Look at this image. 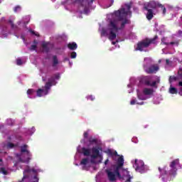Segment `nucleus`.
Listing matches in <instances>:
<instances>
[{
    "mask_svg": "<svg viewBox=\"0 0 182 182\" xmlns=\"http://www.w3.org/2000/svg\"><path fill=\"white\" fill-rule=\"evenodd\" d=\"M84 139H87L89 137V133L87 132H84L83 134Z\"/></svg>",
    "mask_w": 182,
    "mask_h": 182,
    "instance_id": "4c0bfd02",
    "label": "nucleus"
},
{
    "mask_svg": "<svg viewBox=\"0 0 182 182\" xmlns=\"http://www.w3.org/2000/svg\"><path fill=\"white\" fill-rule=\"evenodd\" d=\"M87 99H89L90 100H92V102H93V100H95V96L90 95L87 97Z\"/></svg>",
    "mask_w": 182,
    "mask_h": 182,
    "instance_id": "58836bf2",
    "label": "nucleus"
},
{
    "mask_svg": "<svg viewBox=\"0 0 182 182\" xmlns=\"http://www.w3.org/2000/svg\"><path fill=\"white\" fill-rule=\"evenodd\" d=\"M31 132H32V133H31V134H33V133H35V128H31Z\"/></svg>",
    "mask_w": 182,
    "mask_h": 182,
    "instance_id": "3c124183",
    "label": "nucleus"
},
{
    "mask_svg": "<svg viewBox=\"0 0 182 182\" xmlns=\"http://www.w3.org/2000/svg\"><path fill=\"white\" fill-rule=\"evenodd\" d=\"M178 35H182V31H178Z\"/></svg>",
    "mask_w": 182,
    "mask_h": 182,
    "instance_id": "4d7b16f0",
    "label": "nucleus"
},
{
    "mask_svg": "<svg viewBox=\"0 0 182 182\" xmlns=\"http://www.w3.org/2000/svg\"><path fill=\"white\" fill-rule=\"evenodd\" d=\"M181 18H182V16Z\"/></svg>",
    "mask_w": 182,
    "mask_h": 182,
    "instance_id": "338daca9",
    "label": "nucleus"
},
{
    "mask_svg": "<svg viewBox=\"0 0 182 182\" xmlns=\"http://www.w3.org/2000/svg\"><path fill=\"white\" fill-rule=\"evenodd\" d=\"M78 2H80L82 6H85V8L93 4L90 0H78Z\"/></svg>",
    "mask_w": 182,
    "mask_h": 182,
    "instance_id": "a211bd4d",
    "label": "nucleus"
},
{
    "mask_svg": "<svg viewBox=\"0 0 182 182\" xmlns=\"http://www.w3.org/2000/svg\"><path fill=\"white\" fill-rule=\"evenodd\" d=\"M105 173H107L108 180L110 181H116V174L114 172H112L110 169H107Z\"/></svg>",
    "mask_w": 182,
    "mask_h": 182,
    "instance_id": "4468645a",
    "label": "nucleus"
},
{
    "mask_svg": "<svg viewBox=\"0 0 182 182\" xmlns=\"http://www.w3.org/2000/svg\"><path fill=\"white\" fill-rule=\"evenodd\" d=\"M125 6L127 11L124 8L115 11L113 14V19L109 21V41H114L116 39L117 36L114 32L122 31V29H124L126 25L130 24V20L127 19V15H129L132 6L126 4Z\"/></svg>",
    "mask_w": 182,
    "mask_h": 182,
    "instance_id": "f257e3e1",
    "label": "nucleus"
},
{
    "mask_svg": "<svg viewBox=\"0 0 182 182\" xmlns=\"http://www.w3.org/2000/svg\"><path fill=\"white\" fill-rule=\"evenodd\" d=\"M166 65H168V64L170 63V60L166 59Z\"/></svg>",
    "mask_w": 182,
    "mask_h": 182,
    "instance_id": "603ef678",
    "label": "nucleus"
},
{
    "mask_svg": "<svg viewBox=\"0 0 182 182\" xmlns=\"http://www.w3.org/2000/svg\"><path fill=\"white\" fill-rule=\"evenodd\" d=\"M157 85V81L151 82L150 85L149 86H151V87H156V85Z\"/></svg>",
    "mask_w": 182,
    "mask_h": 182,
    "instance_id": "f704fd0d",
    "label": "nucleus"
},
{
    "mask_svg": "<svg viewBox=\"0 0 182 182\" xmlns=\"http://www.w3.org/2000/svg\"><path fill=\"white\" fill-rule=\"evenodd\" d=\"M36 49V46L33 45L31 46V50H35Z\"/></svg>",
    "mask_w": 182,
    "mask_h": 182,
    "instance_id": "37998d69",
    "label": "nucleus"
},
{
    "mask_svg": "<svg viewBox=\"0 0 182 182\" xmlns=\"http://www.w3.org/2000/svg\"><path fill=\"white\" fill-rule=\"evenodd\" d=\"M180 164V160L175 159L169 164L170 171H167V166L163 168L159 167L158 170L160 173V177L164 182L171 181L177 176V167L176 166Z\"/></svg>",
    "mask_w": 182,
    "mask_h": 182,
    "instance_id": "f03ea898",
    "label": "nucleus"
},
{
    "mask_svg": "<svg viewBox=\"0 0 182 182\" xmlns=\"http://www.w3.org/2000/svg\"><path fill=\"white\" fill-rule=\"evenodd\" d=\"M1 173H2V174H4V176H6V174H8V171H6L5 168H1Z\"/></svg>",
    "mask_w": 182,
    "mask_h": 182,
    "instance_id": "7c9ffc66",
    "label": "nucleus"
},
{
    "mask_svg": "<svg viewBox=\"0 0 182 182\" xmlns=\"http://www.w3.org/2000/svg\"><path fill=\"white\" fill-rule=\"evenodd\" d=\"M130 105H136V100H131Z\"/></svg>",
    "mask_w": 182,
    "mask_h": 182,
    "instance_id": "a18cd8bd",
    "label": "nucleus"
},
{
    "mask_svg": "<svg viewBox=\"0 0 182 182\" xmlns=\"http://www.w3.org/2000/svg\"><path fill=\"white\" fill-rule=\"evenodd\" d=\"M68 48H69L70 50H75V49H77V44L75 42L69 43L68 44Z\"/></svg>",
    "mask_w": 182,
    "mask_h": 182,
    "instance_id": "412c9836",
    "label": "nucleus"
},
{
    "mask_svg": "<svg viewBox=\"0 0 182 182\" xmlns=\"http://www.w3.org/2000/svg\"><path fill=\"white\" fill-rule=\"evenodd\" d=\"M85 146L86 147H82L81 149L82 154L85 157H89L92 156V149H90L91 146L93 144H97V140L95 138L90 137L88 141H85L84 142Z\"/></svg>",
    "mask_w": 182,
    "mask_h": 182,
    "instance_id": "7ed1b4c3",
    "label": "nucleus"
},
{
    "mask_svg": "<svg viewBox=\"0 0 182 182\" xmlns=\"http://www.w3.org/2000/svg\"><path fill=\"white\" fill-rule=\"evenodd\" d=\"M164 45H168V43H164Z\"/></svg>",
    "mask_w": 182,
    "mask_h": 182,
    "instance_id": "13d9d810",
    "label": "nucleus"
},
{
    "mask_svg": "<svg viewBox=\"0 0 182 182\" xmlns=\"http://www.w3.org/2000/svg\"><path fill=\"white\" fill-rule=\"evenodd\" d=\"M154 92V90H153V89L151 88H144L143 90V93L146 96H150V95H153Z\"/></svg>",
    "mask_w": 182,
    "mask_h": 182,
    "instance_id": "6ab92c4d",
    "label": "nucleus"
},
{
    "mask_svg": "<svg viewBox=\"0 0 182 182\" xmlns=\"http://www.w3.org/2000/svg\"><path fill=\"white\" fill-rule=\"evenodd\" d=\"M102 36H105L106 35V30L103 29L101 32Z\"/></svg>",
    "mask_w": 182,
    "mask_h": 182,
    "instance_id": "79ce46f5",
    "label": "nucleus"
},
{
    "mask_svg": "<svg viewBox=\"0 0 182 182\" xmlns=\"http://www.w3.org/2000/svg\"><path fill=\"white\" fill-rule=\"evenodd\" d=\"M9 23H10V25H11V28H15V26L14 25V23H12V21H9Z\"/></svg>",
    "mask_w": 182,
    "mask_h": 182,
    "instance_id": "49530a36",
    "label": "nucleus"
},
{
    "mask_svg": "<svg viewBox=\"0 0 182 182\" xmlns=\"http://www.w3.org/2000/svg\"><path fill=\"white\" fill-rule=\"evenodd\" d=\"M156 9L157 2L154 1H149L148 4H144V9H145V11H147L146 16L148 21H151L153 19V16H154V12L153 11V10Z\"/></svg>",
    "mask_w": 182,
    "mask_h": 182,
    "instance_id": "20e7f679",
    "label": "nucleus"
},
{
    "mask_svg": "<svg viewBox=\"0 0 182 182\" xmlns=\"http://www.w3.org/2000/svg\"><path fill=\"white\" fill-rule=\"evenodd\" d=\"M0 38H6V35L4 34V30H1V33L0 34Z\"/></svg>",
    "mask_w": 182,
    "mask_h": 182,
    "instance_id": "ea45409f",
    "label": "nucleus"
},
{
    "mask_svg": "<svg viewBox=\"0 0 182 182\" xmlns=\"http://www.w3.org/2000/svg\"><path fill=\"white\" fill-rule=\"evenodd\" d=\"M14 122L11 119H6V124H8L9 126H12V124H14Z\"/></svg>",
    "mask_w": 182,
    "mask_h": 182,
    "instance_id": "cd10ccee",
    "label": "nucleus"
},
{
    "mask_svg": "<svg viewBox=\"0 0 182 182\" xmlns=\"http://www.w3.org/2000/svg\"><path fill=\"white\" fill-rule=\"evenodd\" d=\"M100 150H102V149H100V147H96V146H93L91 149V163L92 164H95L96 162L95 161V160H96V159H99L100 157H102V154H100Z\"/></svg>",
    "mask_w": 182,
    "mask_h": 182,
    "instance_id": "6e6552de",
    "label": "nucleus"
},
{
    "mask_svg": "<svg viewBox=\"0 0 182 182\" xmlns=\"http://www.w3.org/2000/svg\"><path fill=\"white\" fill-rule=\"evenodd\" d=\"M6 154V151H0V157L2 156H5ZM2 164V159H0V166Z\"/></svg>",
    "mask_w": 182,
    "mask_h": 182,
    "instance_id": "c756f323",
    "label": "nucleus"
},
{
    "mask_svg": "<svg viewBox=\"0 0 182 182\" xmlns=\"http://www.w3.org/2000/svg\"><path fill=\"white\" fill-rule=\"evenodd\" d=\"M52 62V68H53L55 70H58V65H59V59L58 58V55H53Z\"/></svg>",
    "mask_w": 182,
    "mask_h": 182,
    "instance_id": "2eb2a0df",
    "label": "nucleus"
},
{
    "mask_svg": "<svg viewBox=\"0 0 182 182\" xmlns=\"http://www.w3.org/2000/svg\"><path fill=\"white\" fill-rule=\"evenodd\" d=\"M87 163H89V159H87V158L82 159V161H80L81 166H86Z\"/></svg>",
    "mask_w": 182,
    "mask_h": 182,
    "instance_id": "393cba45",
    "label": "nucleus"
},
{
    "mask_svg": "<svg viewBox=\"0 0 182 182\" xmlns=\"http://www.w3.org/2000/svg\"><path fill=\"white\" fill-rule=\"evenodd\" d=\"M112 3L114 2V0H112Z\"/></svg>",
    "mask_w": 182,
    "mask_h": 182,
    "instance_id": "e2e57ef3",
    "label": "nucleus"
},
{
    "mask_svg": "<svg viewBox=\"0 0 182 182\" xmlns=\"http://www.w3.org/2000/svg\"><path fill=\"white\" fill-rule=\"evenodd\" d=\"M19 157H21V159H28V156L26 155L24 156H22V154H18Z\"/></svg>",
    "mask_w": 182,
    "mask_h": 182,
    "instance_id": "c03bdc74",
    "label": "nucleus"
},
{
    "mask_svg": "<svg viewBox=\"0 0 182 182\" xmlns=\"http://www.w3.org/2000/svg\"><path fill=\"white\" fill-rule=\"evenodd\" d=\"M108 154H109V156H112V157H113V156H117V157H119V154L116 151H112V150H108Z\"/></svg>",
    "mask_w": 182,
    "mask_h": 182,
    "instance_id": "a878e982",
    "label": "nucleus"
},
{
    "mask_svg": "<svg viewBox=\"0 0 182 182\" xmlns=\"http://www.w3.org/2000/svg\"><path fill=\"white\" fill-rule=\"evenodd\" d=\"M157 6L158 8H161L163 15H166V12H167V9H166V7L163 4L159 2H156V8Z\"/></svg>",
    "mask_w": 182,
    "mask_h": 182,
    "instance_id": "aec40b11",
    "label": "nucleus"
},
{
    "mask_svg": "<svg viewBox=\"0 0 182 182\" xmlns=\"http://www.w3.org/2000/svg\"><path fill=\"white\" fill-rule=\"evenodd\" d=\"M27 95L29 99H35V97H36V92L33 89L28 90Z\"/></svg>",
    "mask_w": 182,
    "mask_h": 182,
    "instance_id": "f3484780",
    "label": "nucleus"
},
{
    "mask_svg": "<svg viewBox=\"0 0 182 182\" xmlns=\"http://www.w3.org/2000/svg\"><path fill=\"white\" fill-rule=\"evenodd\" d=\"M176 80H177V77H175V76H171V77H169V82H170V83H171V82H174V81H176Z\"/></svg>",
    "mask_w": 182,
    "mask_h": 182,
    "instance_id": "2f4dec72",
    "label": "nucleus"
},
{
    "mask_svg": "<svg viewBox=\"0 0 182 182\" xmlns=\"http://www.w3.org/2000/svg\"><path fill=\"white\" fill-rule=\"evenodd\" d=\"M23 25H26V23H28L31 21V17L29 16H26L23 18Z\"/></svg>",
    "mask_w": 182,
    "mask_h": 182,
    "instance_id": "b1692460",
    "label": "nucleus"
},
{
    "mask_svg": "<svg viewBox=\"0 0 182 182\" xmlns=\"http://www.w3.org/2000/svg\"><path fill=\"white\" fill-rule=\"evenodd\" d=\"M21 6H16L14 7V12H21Z\"/></svg>",
    "mask_w": 182,
    "mask_h": 182,
    "instance_id": "473e14b6",
    "label": "nucleus"
},
{
    "mask_svg": "<svg viewBox=\"0 0 182 182\" xmlns=\"http://www.w3.org/2000/svg\"><path fill=\"white\" fill-rule=\"evenodd\" d=\"M134 167H135L136 171L141 173V174L146 173V167L144 166V162L143 161L135 159Z\"/></svg>",
    "mask_w": 182,
    "mask_h": 182,
    "instance_id": "9d476101",
    "label": "nucleus"
},
{
    "mask_svg": "<svg viewBox=\"0 0 182 182\" xmlns=\"http://www.w3.org/2000/svg\"><path fill=\"white\" fill-rule=\"evenodd\" d=\"M161 63V60H159V63Z\"/></svg>",
    "mask_w": 182,
    "mask_h": 182,
    "instance_id": "bf43d9fd",
    "label": "nucleus"
},
{
    "mask_svg": "<svg viewBox=\"0 0 182 182\" xmlns=\"http://www.w3.org/2000/svg\"><path fill=\"white\" fill-rule=\"evenodd\" d=\"M118 42H119V41L117 40L116 41H112V45H115Z\"/></svg>",
    "mask_w": 182,
    "mask_h": 182,
    "instance_id": "8fccbe9b",
    "label": "nucleus"
},
{
    "mask_svg": "<svg viewBox=\"0 0 182 182\" xmlns=\"http://www.w3.org/2000/svg\"><path fill=\"white\" fill-rule=\"evenodd\" d=\"M178 86H181V87H182V81H180V82H178Z\"/></svg>",
    "mask_w": 182,
    "mask_h": 182,
    "instance_id": "5fc2aeb1",
    "label": "nucleus"
},
{
    "mask_svg": "<svg viewBox=\"0 0 182 182\" xmlns=\"http://www.w3.org/2000/svg\"><path fill=\"white\" fill-rule=\"evenodd\" d=\"M46 70V68L45 66H43V68L42 67L40 68V75L43 77V82H45L46 80L45 77H43V75H45Z\"/></svg>",
    "mask_w": 182,
    "mask_h": 182,
    "instance_id": "4be33fe9",
    "label": "nucleus"
},
{
    "mask_svg": "<svg viewBox=\"0 0 182 182\" xmlns=\"http://www.w3.org/2000/svg\"><path fill=\"white\" fill-rule=\"evenodd\" d=\"M136 105H140L141 106V105H144V102H136Z\"/></svg>",
    "mask_w": 182,
    "mask_h": 182,
    "instance_id": "de8ad7c7",
    "label": "nucleus"
},
{
    "mask_svg": "<svg viewBox=\"0 0 182 182\" xmlns=\"http://www.w3.org/2000/svg\"><path fill=\"white\" fill-rule=\"evenodd\" d=\"M159 69L160 68L157 64L152 65L149 68H147V65H144V70L146 72V73H148V75H152V73H157Z\"/></svg>",
    "mask_w": 182,
    "mask_h": 182,
    "instance_id": "9b49d317",
    "label": "nucleus"
},
{
    "mask_svg": "<svg viewBox=\"0 0 182 182\" xmlns=\"http://www.w3.org/2000/svg\"><path fill=\"white\" fill-rule=\"evenodd\" d=\"M0 4H1V0H0Z\"/></svg>",
    "mask_w": 182,
    "mask_h": 182,
    "instance_id": "69168bd1",
    "label": "nucleus"
},
{
    "mask_svg": "<svg viewBox=\"0 0 182 182\" xmlns=\"http://www.w3.org/2000/svg\"><path fill=\"white\" fill-rule=\"evenodd\" d=\"M156 83H160V78L159 77L157 78Z\"/></svg>",
    "mask_w": 182,
    "mask_h": 182,
    "instance_id": "864d4df0",
    "label": "nucleus"
},
{
    "mask_svg": "<svg viewBox=\"0 0 182 182\" xmlns=\"http://www.w3.org/2000/svg\"><path fill=\"white\" fill-rule=\"evenodd\" d=\"M25 62L22 61V59L21 58H17L16 60V65H18V66H21V65H23Z\"/></svg>",
    "mask_w": 182,
    "mask_h": 182,
    "instance_id": "bb28decb",
    "label": "nucleus"
},
{
    "mask_svg": "<svg viewBox=\"0 0 182 182\" xmlns=\"http://www.w3.org/2000/svg\"><path fill=\"white\" fill-rule=\"evenodd\" d=\"M28 145H24L21 146V152L20 154H21L22 157H25V156H27L28 158L25 159H21V156H19V154H16V159L18 161H21V163H29V161L32 159V155L31 154V152L28 151L27 149Z\"/></svg>",
    "mask_w": 182,
    "mask_h": 182,
    "instance_id": "423d86ee",
    "label": "nucleus"
},
{
    "mask_svg": "<svg viewBox=\"0 0 182 182\" xmlns=\"http://www.w3.org/2000/svg\"><path fill=\"white\" fill-rule=\"evenodd\" d=\"M139 82L143 85H146V86H149L150 85V82H151V76L150 75L143 76L140 78Z\"/></svg>",
    "mask_w": 182,
    "mask_h": 182,
    "instance_id": "f8f14e48",
    "label": "nucleus"
},
{
    "mask_svg": "<svg viewBox=\"0 0 182 182\" xmlns=\"http://www.w3.org/2000/svg\"><path fill=\"white\" fill-rule=\"evenodd\" d=\"M169 45H177V46H178V41L171 42L169 43Z\"/></svg>",
    "mask_w": 182,
    "mask_h": 182,
    "instance_id": "a19ab883",
    "label": "nucleus"
},
{
    "mask_svg": "<svg viewBox=\"0 0 182 182\" xmlns=\"http://www.w3.org/2000/svg\"><path fill=\"white\" fill-rule=\"evenodd\" d=\"M123 166H124V159L123 158V156H121L117 159V167L114 171V174H115V176L121 177L119 170L122 168V167H123Z\"/></svg>",
    "mask_w": 182,
    "mask_h": 182,
    "instance_id": "1a4fd4ad",
    "label": "nucleus"
},
{
    "mask_svg": "<svg viewBox=\"0 0 182 182\" xmlns=\"http://www.w3.org/2000/svg\"><path fill=\"white\" fill-rule=\"evenodd\" d=\"M69 60H70L69 58H64V62H68Z\"/></svg>",
    "mask_w": 182,
    "mask_h": 182,
    "instance_id": "09e8293b",
    "label": "nucleus"
},
{
    "mask_svg": "<svg viewBox=\"0 0 182 182\" xmlns=\"http://www.w3.org/2000/svg\"><path fill=\"white\" fill-rule=\"evenodd\" d=\"M138 99L139 100H146V97L141 94H138Z\"/></svg>",
    "mask_w": 182,
    "mask_h": 182,
    "instance_id": "72a5a7b5",
    "label": "nucleus"
},
{
    "mask_svg": "<svg viewBox=\"0 0 182 182\" xmlns=\"http://www.w3.org/2000/svg\"><path fill=\"white\" fill-rule=\"evenodd\" d=\"M169 92L171 93V95H177V93H178V91L176 87H171Z\"/></svg>",
    "mask_w": 182,
    "mask_h": 182,
    "instance_id": "5701e85b",
    "label": "nucleus"
},
{
    "mask_svg": "<svg viewBox=\"0 0 182 182\" xmlns=\"http://www.w3.org/2000/svg\"><path fill=\"white\" fill-rule=\"evenodd\" d=\"M41 48H42V52H45V50H46V42H43L41 43Z\"/></svg>",
    "mask_w": 182,
    "mask_h": 182,
    "instance_id": "c85d7f7f",
    "label": "nucleus"
},
{
    "mask_svg": "<svg viewBox=\"0 0 182 182\" xmlns=\"http://www.w3.org/2000/svg\"><path fill=\"white\" fill-rule=\"evenodd\" d=\"M30 32L32 33V35H35V36H39V34L34 31L30 30Z\"/></svg>",
    "mask_w": 182,
    "mask_h": 182,
    "instance_id": "e433bc0d",
    "label": "nucleus"
},
{
    "mask_svg": "<svg viewBox=\"0 0 182 182\" xmlns=\"http://www.w3.org/2000/svg\"><path fill=\"white\" fill-rule=\"evenodd\" d=\"M159 38V36H155L153 38H145L141 41L139 42L136 46V50H140V52H143V49L144 48H149L151 43H156V40Z\"/></svg>",
    "mask_w": 182,
    "mask_h": 182,
    "instance_id": "39448f33",
    "label": "nucleus"
},
{
    "mask_svg": "<svg viewBox=\"0 0 182 182\" xmlns=\"http://www.w3.org/2000/svg\"><path fill=\"white\" fill-rule=\"evenodd\" d=\"M14 147H15V145L8 141L2 143L0 146V149H2L3 150H4V151H6V150H9V149H14Z\"/></svg>",
    "mask_w": 182,
    "mask_h": 182,
    "instance_id": "ddd939ff",
    "label": "nucleus"
},
{
    "mask_svg": "<svg viewBox=\"0 0 182 182\" xmlns=\"http://www.w3.org/2000/svg\"><path fill=\"white\" fill-rule=\"evenodd\" d=\"M127 181H130V178L127 179Z\"/></svg>",
    "mask_w": 182,
    "mask_h": 182,
    "instance_id": "680f3d73",
    "label": "nucleus"
},
{
    "mask_svg": "<svg viewBox=\"0 0 182 182\" xmlns=\"http://www.w3.org/2000/svg\"><path fill=\"white\" fill-rule=\"evenodd\" d=\"M76 56H77L76 52L73 51V52L71 53V55H70L71 59L76 58Z\"/></svg>",
    "mask_w": 182,
    "mask_h": 182,
    "instance_id": "c9c22d12",
    "label": "nucleus"
},
{
    "mask_svg": "<svg viewBox=\"0 0 182 182\" xmlns=\"http://www.w3.org/2000/svg\"><path fill=\"white\" fill-rule=\"evenodd\" d=\"M107 163H109V160L108 159L105 160V164L106 165V164H107Z\"/></svg>",
    "mask_w": 182,
    "mask_h": 182,
    "instance_id": "6e6d98bb",
    "label": "nucleus"
},
{
    "mask_svg": "<svg viewBox=\"0 0 182 182\" xmlns=\"http://www.w3.org/2000/svg\"><path fill=\"white\" fill-rule=\"evenodd\" d=\"M46 93V84H45L43 88L38 89L36 92V95L38 97H42V96H45Z\"/></svg>",
    "mask_w": 182,
    "mask_h": 182,
    "instance_id": "dca6fc26",
    "label": "nucleus"
},
{
    "mask_svg": "<svg viewBox=\"0 0 182 182\" xmlns=\"http://www.w3.org/2000/svg\"><path fill=\"white\" fill-rule=\"evenodd\" d=\"M60 79V74L56 73L53 76L48 78V82H46V94L48 95V91L50 89L51 86H55L56 85V80Z\"/></svg>",
    "mask_w": 182,
    "mask_h": 182,
    "instance_id": "0eeeda50",
    "label": "nucleus"
},
{
    "mask_svg": "<svg viewBox=\"0 0 182 182\" xmlns=\"http://www.w3.org/2000/svg\"><path fill=\"white\" fill-rule=\"evenodd\" d=\"M20 23H21V21L18 22V25H20Z\"/></svg>",
    "mask_w": 182,
    "mask_h": 182,
    "instance_id": "0e129e2a",
    "label": "nucleus"
},
{
    "mask_svg": "<svg viewBox=\"0 0 182 182\" xmlns=\"http://www.w3.org/2000/svg\"><path fill=\"white\" fill-rule=\"evenodd\" d=\"M90 1H91V3H92V2H95V0H90Z\"/></svg>",
    "mask_w": 182,
    "mask_h": 182,
    "instance_id": "052dcab7",
    "label": "nucleus"
}]
</instances>
